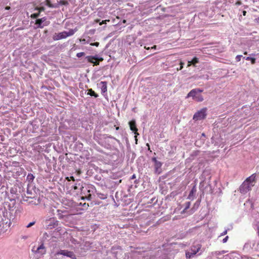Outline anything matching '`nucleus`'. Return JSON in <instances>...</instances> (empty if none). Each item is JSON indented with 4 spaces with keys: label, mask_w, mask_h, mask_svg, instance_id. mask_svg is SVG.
<instances>
[{
    "label": "nucleus",
    "mask_w": 259,
    "mask_h": 259,
    "mask_svg": "<svg viewBox=\"0 0 259 259\" xmlns=\"http://www.w3.org/2000/svg\"><path fill=\"white\" fill-rule=\"evenodd\" d=\"M11 206L10 204L6 202L4 206L0 205V236L6 233L10 228L12 221L14 219V205Z\"/></svg>",
    "instance_id": "nucleus-1"
},
{
    "label": "nucleus",
    "mask_w": 259,
    "mask_h": 259,
    "mask_svg": "<svg viewBox=\"0 0 259 259\" xmlns=\"http://www.w3.org/2000/svg\"><path fill=\"white\" fill-rule=\"evenodd\" d=\"M255 175L253 174L248 177L242 183L240 187V191L241 193L245 194L249 192L254 185Z\"/></svg>",
    "instance_id": "nucleus-2"
},
{
    "label": "nucleus",
    "mask_w": 259,
    "mask_h": 259,
    "mask_svg": "<svg viewBox=\"0 0 259 259\" xmlns=\"http://www.w3.org/2000/svg\"><path fill=\"white\" fill-rule=\"evenodd\" d=\"M203 90L199 89H194L192 90L187 95L186 98H192V99L197 102H201L204 99L201 93Z\"/></svg>",
    "instance_id": "nucleus-3"
},
{
    "label": "nucleus",
    "mask_w": 259,
    "mask_h": 259,
    "mask_svg": "<svg viewBox=\"0 0 259 259\" xmlns=\"http://www.w3.org/2000/svg\"><path fill=\"white\" fill-rule=\"evenodd\" d=\"M75 32V30L73 29H70L68 31H63L58 33H55L53 35V38L54 40H58L66 38L68 36L73 35Z\"/></svg>",
    "instance_id": "nucleus-4"
},
{
    "label": "nucleus",
    "mask_w": 259,
    "mask_h": 259,
    "mask_svg": "<svg viewBox=\"0 0 259 259\" xmlns=\"http://www.w3.org/2000/svg\"><path fill=\"white\" fill-rule=\"evenodd\" d=\"M46 5L50 8H57L60 5H66L68 4L67 1L63 0H57L56 2L51 0H45Z\"/></svg>",
    "instance_id": "nucleus-5"
},
{
    "label": "nucleus",
    "mask_w": 259,
    "mask_h": 259,
    "mask_svg": "<svg viewBox=\"0 0 259 259\" xmlns=\"http://www.w3.org/2000/svg\"><path fill=\"white\" fill-rule=\"evenodd\" d=\"M206 108H203L196 112L193 116V119L195 120H200L203 119L206 116Z\"/></svg>",
    "instance_id": "nucleus-6"
},
{
    "label": "nucleus",
    "mask_w": 259,
    "mask_h": 259,
    "mask_svg": "<svg viewBox=\"0 0 259 259\" xmlns=\"http://www.w3.org/2000/svg\"><path fill=\"white\" fill-rule=\"evenodd\" d=\"M201 246L199 245L194 246L191 247V250L186 252V257L188 259H190L195 255L200 249Z\"/></svg>",
    "instance_id": "nucleus-7"
},
{
    "label": "nucleus",
    "mask_w": 259,
    "mask_h": 259,
    "mask_svg": "<svg viewBox=\"0 0 259 259\" xmlns=\"http://www.w3.org/2000/svg\"><path fill=\"white\" fill-rule=\"evenodd\" d=\"M59 255H62L64 256H66L69 257L72 259H76L75 255L73 253V252H71V251H68V250H61L55 254V255L56 256H57Z\"/></svg>",
    "instance_id": "nucleus-8"
},
{
    "label": "nucleus",
    "mask_w": 259,
    "mask_h": 259,
    "mask_svg": "<svg viewBox=\"0 0 259 259\" xmlns=\"http://www.w3.org/2000/svg\"><path fill=\"white\" fill-rule=\"evenodd\" d=\"M58 221L55 219H50L46 221V227L47 229H53L56 228L58 225Z\"/></svg>",
    "instance_id": "nucleus-9"
},
{
    "label": "nucleus",
    "mask_w": 259,
    "mask_h": 259,
    "mask_svg": "<svg viewBox=\"0 0 259 259\" xmlns=\"http://www.w3.org/2000/svg\"><path fill=\"white\" fill-rule=\"evenodd\" d=\"M46 19L44 17L41 19H37L36 24L37 25L38 27L42 28L48 24V22L46 21Z\"/></svg>",
    "instance_id": "nucleus-10"
},
{
    "label": "nucleus",
    "mask_w": 259,
    "mask_h": 259,
    "mask_svg": "<svg viewBox=\"0 0 259 259\" xmlns=\"http://www.w3.org/2000/svg\"><path fill=\"white\" fill-rule=\"evenodd\" d=\"M32 251H34L35 252L40 254H44L46 252L45 247L43 244H41L39 246L37 247L36 250H35V248L34 247L32 249Z\"/></svg>",
    "instance_id": "nucleus-11"
},
{
    "label": "nucleus",
    "mask_w": 259,
    "mask_h": 259,
    "mask_svg": "<svg viewBox=\"0 0 259 259\" xmlns=\"http://www.w3.org/2000/svg\"><path fill=\"white\" fill-rule=\"evenodd\" d=\"M129 125H130L131 130L135 132V137L136 138L137 135H139V134L137 132L138 131V129L136 126L135 121L133 120L130 121Z\"/></svg>",
    "instance_id": "nucleus-12"
},
{
    "label": "nucleus",
    "mask_w": 259,
    "mask_h": 259,
    "mask_svg": "<svg viewBox=\"0 0 259 259\" xmlns=\"http://www.w3.org/2000/svg\"><path fill=\"white\" fill-rule=\"evenodd\" d=\"M152 160L154 162V166L155 168V171L158 173H160L159 169H160L162 163L156 160V158H153Z\"/></svg>",
    "instance_id": "nucleus-13"
},
{
    "label": "nucleus",
    "mask_w": 259,
    "mask_h": 259,
    "mask_svg": "<svg viewBox=\"0 0 259 259\" xmlns=\"http://www.w3.org/2000/svg\"><path fill=\"white\" fill-rule=\"evenodd\" d=\"M86 59L88 62L93 63L95 65L99 64V63L97 61V58L95 57L89 56L86 57Z\"/></svg>",
    "instance_id": "nucleus-14"
},
{
    "label": "nucleus",
    "mask_w": 259,
    "mask_h": 259,
    "mask_svg": "<svg viewBox=\"0 0 259 259\" xmlns=\"http://www.w3.org/2000/svg\"><path fill=\"white\" fill-rule=\"evenodd\" d=\"M227 252V251L226 250H221V251H215L212 252L211 253V256L212 257H218L219 256L222 255L223 254H224L225 253Z\"/></svg>",
    "instance_id": "nucleus-15"
},
{
    "label": "nucleus",
    "mask_w": 259,
    "mask_h": 259,
    "mask_svg": "<svg viewBox=\"0 0 259 259\" xmlns=\"http://www.w3.org/2000/svg\"><path fill=\"white\" fill-rule=\"evenodd\" d=\"M101 91L103 93L107 92V83L105 81H101L100 82Z\"/></svg>",
    "instance_id": "nucleus-16"
},
{
    "label": "nucleus",
    "mask_w": 259,
    "mask_h": 259,
    "mask_svg": "<svg viewBox=\"0 0 259 259\" xmlns=\"http://www.w3.org/2000/svg\"><path fill=\"white\" fill-rule=\"evenodd\" d=\"M88 94L90 96H94L96 98L98 97V95L96 93H95V92L94 91H93L92 89H89L88 90Z\"/></svg>",
    "instance_id": "nucleus-17"
},
{
    "label": "nucleus",
    "mask_w": 259,
    "mask_h": 259,
    "mask_svg": "<svg viewBox=\"0 0 259 259\" xmlns=\"http://www.w3.org/2000/svg\"><path fill=\"white\" fill-rule=\"evenodd\" d=\"M37 10H38V13H33V14H32L31 15V17L36 18L38 16L39 12L41 11L44 10V9L42 8H39Z\"/></svg>",
    "instance_id": "nucleus-18"
},
{
    "label": "nucleus",
    "mask_w": 259,
    "mask_h": 259,
    "mask_svg": "<svg viewBox=\"0 0 259 259\" xmlns=\"http://www.w3.org/2000/svg\"><path fill=\"white\" fill-rule=\"evenodd\" d=\"M191 61L192 65H195V64L198 62V59L196 57H194Z\"/></svg>",
    "instance_id": "nucleus-19"
},
{
    "label": "nucleus",
    "mask_w": 259,
    "mask_h": 259,
    "mask_svg": "<svg viewBox=\"0 0 259 259\" xmlns=\"http://www.w3.org/2000/svg\"><path fill=\"white\" fill-rule=\"evenodd\" d=\"M246 60H250L251 61V63L252 64H254L255 63V59L254 58H252V57H247L246 58Z\"/></svg>",
    "instance_id": "nucleus-20"
},
{
    "label": "nucleus",
    "mask_w": 259,
    "mask_h": 259,
    "mask_svg": "<svg viewBox=\"0 0 259 259\" xmlns=\"http://www.w3.org/2000/svg\"><path fill=\"white\" fill-rule=\"evenodd\" d=\"M242 55H237L236 57V60L237 61V62H239L241 60V59L242 58Z\"/></svg>",
    "instance_id": "nucleus-21"
},
{
    "label": "nucleus",
    "mask_w": 259,
    "mask_h": 259,
    "mask_svg": "<svg viewBox=\"0 0 259 259\" xmlns=\"http://www.w3.org/2000/svg\"><path fill=\"white\" fill-rule=\"evenodd\" d=\"M84 55V53L83 52H80V53H78L77 54H76V56L77 57H81V56H83Z\"/></svg>",
    "instance_id": "nucleus-22"
},
{
    "label": "nucleus",
    "mask_w": 259,
    "mask_h": 259,
    "mask_svg": "<svg viewBox=\"0 0 259 259\" xmlns=\"http://www.w3.org/2000/svg\"><path fill=\"white\" fill-rule=\"evenodd\" d=\"M35 222H30L26 226L27 228H29L30 227H31L32 226H33Z\"/></svg>",
    "instance_id": "nucleus-23"
},
{
    "label": "nucleus",
    "mask_w": 259,
    "mask_h": 259,
    "mask_svg": "<svg viewBox=\"0 0 259 259\" xmlns=\"http://www.w3.org/2000/svg\"><path fill=\"white\" fill-rule=\"evenodd\" d=\"M99 42H94V43H91V45L92 46H96V47H98L99 46Z\"/></svg>",
    "instance_id": "nucleus-24"
},
{
    "label": "nucleus",
    "mask_w": 259,
    "mask_h": 259,
    "mask_svg": "<svg viewBox=\"0 0 259 259\" xmlns=\"http://www.w3.org/2000/svg\"><path fill=\"white\" fill-rule=\"evenodd\" d=\"M227 230H224L221 234V235H220V236H224L225 235H226L227 233Z\"/></svg>",
    "instance_id": "nucleus-25"
},
{
    "label": "nucleus",
    "mask_w": 259,
    "mask_h": 259,
    "mask_svg": "<svg viewBox=\"0 0 259 259\" xmlns=\"http://www.w3.org/2000/svg\"><path fill=\"white\" fill-rule=\"evenodd\" d=\"M228 238H229V237H228V236H226V237H225V238L223 239V242L224 243H225L227 242V241H228Z\"/></svg>",
    "instance_id": "nucleus-26"
},
{
    "label": "nucleus",
    "mask_w": 259,
    "mask_h": 259,
    "mask_svg": "<svg viewBox=\"0 0 259 259\" xmlns=\"http://www.w3.org/2000/svg\"><path fill=\"white\" fill-rule=\"evenodd\" d=\"M107 21H109V20H106L102 21L100 23V25H102L103 24H106Z\"/></svg>",
    "instance_id": "nucleus-27"
},
{
    "label": "nucleus",
    "mask_w": 259,
    "mask_h": 259,
    "mask_svg": "<svg viewBox=\"0 0 259 259\" xmlns=\"http://www.w3.org/2000/svg\"><path fill=\"white\" fill-rule=\"evenodd\" d=\"M184 63L181 62L180 63V67L179 70H181L183 68Z\"/></svg>",
    "instance_id": "nucleus-28"
},
{
    "label": "nucleus",
    "mask_w": 259,
    "mask_h": 259,
    "mask_svg": "<svg viewBox=\"0 0 259 259\" xmlns=\"http://www.w3.org/2000/svg\"><path fill=\"white\" fill-rule=\"evenodd\" d=\"M192 64L191 61H189L188 62V65H187V66H188V67H189V66H190Z\"/></svg>",
    "instance_id": "nucleus-29"
},
{
    "label": "nucleus",
    "mask_w": 259,
    "mask_h": 259,
    "mask_svg": "<svg viewBox=\"0 0 259 259\" xmlns=\"http://www.w3.org/2000/svg\"><path fill=\"white\" fill-rule=\"evenodd\" d=\"M81 41L82 42V44H84L85 40L84 39H83L81 40Z\"/></svg>",
    "instance_id": "nucleus-30"
},
{
    "label": "nucleus",
    "mask_w": 259,
    "mask_h": 259,
    "mask_svg": "<svg viewBox=\"0 0 259 259\" xmlns=\"http://www.w3.org/2000/svg\"><path fill=\"white\" fill-rule=\"evenodd\" d=\"M10 7H6L5 8V9H6V10H10Z\"/></svg>",
    "instance_id": "nucleus-31"
},
{
    "label": "nucleus",
    "mask_w": 259,
    "mask_h": 259,
    "mask_svg": "<svg viewBox=\"0 0 259 259\" xmlns=\"http://www.w3.org/2000/svg\"><path fill=\"white\" fill-rule=\"evenodd\" d=\"M151 48H152V49H154V50H155V49H156V46H153V47H152Z\"/></svg>",
    "instance_id": "nucleus-32"
},
{
    "label": "nucleus",
    "mask_w": 259,
    "mask_h": 259,
    "mask_svg": "<svg viewBox=\"0 0 259 259\" xmlns=\"http://www.w3.org/2000/svg\"><path fill=\"white\" fill-rule=\"evenodd\" d=\"M246 11H244L243 12V15L244 16H245V15H246Z\"/></svg>",
    "instance_id": "nucleus-33"
},
{
    "label": "nucleus",
    "mask_w": 259,
    "mask_h": 259,
    "mask_svg": "<svg viewBox=\"0 0 259 259\" xmlns=\"http://www.w3.org/2000/svg\"><path fill=\"white\" fill-rule=\"evenodd\" d=\"M135 178V175H133V176H132V179H134V178Z\"/></svg>",
    "instance_id": "nucleus-34"
},
{
    "label": "nucleus",
    "mask_w": 259,
    "mask_h": 259,
    "mask_svg": "<svg viewBox=\"0 0 259 259\" xmlns=\"http://www.w3.org/2000/svg\"><path fill=\"white\" fill-rule=\"evenodd\" d=\"M145 49H147V50L149 49V48H147L146 47H145Z\"/></svg>",
    "instance_id": "nucleus-35"
},
{
    "label": "nucleus",
    "mask_w": 259,
    "mask_h": 259,
    "mask_svg": "<svg viewBox=\"0 0 259 259\" xmlns=\"http://www.w3.org/2000/svg\"><path fill=\"white\" fill-rule=\"evenodd\" d=\"M71 179H72V180H73V177H71Z\"/></svg>",
    "instance_id": "nucleus-36"
},
{
    "label": "nucleus",
    "mask_w": 259,
    "mask_h": 259,
    "mask_svg": "<svg viewBox=\"0 0 259 259\" xmlns=\"http://www.w3.org/2000/svg\"><path fill=\"white\" fill-rule=\"evenodd\" d=\"M30 176H31L32 178H33V175H31Z\"/></svg>",
    "instance_id": "nucleus-37"
}]
</instances>
